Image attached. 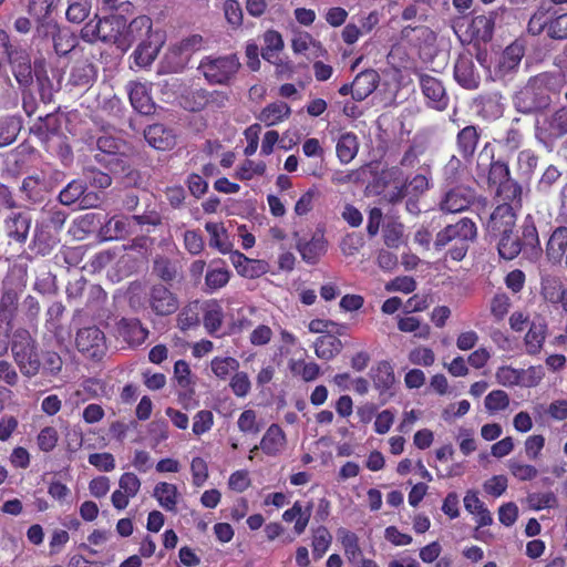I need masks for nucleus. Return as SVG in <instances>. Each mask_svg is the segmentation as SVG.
<instances>
[{
	"mask_svg": "<svg viewBox=\"0 0 567 567\" xmlns=\"http://www.w3.org/2000/svg\"><path fill=\"white\" fill-rule=\"evenodd\" d=\"M475 176L477 185L496 188L495 195L504 200L503 203H509L514 207L522 206L523 188L511 177L508 164L502 159H494V147L489 142L485 143L478 153Z\"/></svg>",
	"mask_w": 567,
	"mask_h": 567,
	"instance_id": "1",
	"label": "nucleus"
},
{
	"mask_svg": "<svg viewBox=\"0 0 567 567\" xmlns=\"http://www.w3.org/2000/svg\"><path fill=\"white\" fill-rule=\"evenodd\" d=\"M563 87L559 76L543 72L528 79L513 97L515 109L523 114L542 112L558 97Z\"/></svg>",
	"mask_w": 567,
	"mask_h": 567,
	"instance_id": "2",
	"label": "nucleus"
},
{
	"mask_svg": "<svg viewBox=\"0 0 567 567\" xmlns=\"http://www.w3.org/2000/svg\"><path fill=\"white\" fill-rule=\"evenodd\" d=\"M28 274L25 267H13L1 282L0 320L10 322L19 307L20 296L27 288Z\"/></svg>",
	"mask_w": 567,
	"mask_h": 567,
	"instance_id": "3",
	"label": "nucleus"
},
{
	"mask_svg": "<svg viewBox=\"0 0 567 567\" xmlns=\"http://www.w3.org/2000/svg\"><path fill=\"white\" fill-rule=\"evenodd\" d=\"M11 352L16 364L22 375L35 377L41 371V360L38 351V343L29 331H17L13 334Z\"/></svg>",
	"mask_w": 567,
	"mask_h": 567,
	"instance_id": "4",
	"label": "nucleus"
},
{
	"mask_svg": "<svg viewBox=\"0 0 567 567\" xmlns=\"http://www.w3.org/2000/svg\"><path fill=\"white\" fill-rule=\"evenodd\" d=\"M240 66L239 58L235 53L217 58L206 56L199 64L207 82L215 85L230 84Z\"/></svg>",
	"mask_w": 567,
	"mask_h": 567,
	"instance_id": "5",
	"label": "nucleus"
},
{
	"mask_svg": "<svg viewBox=\"0 0 567 567\" xmlns=\"http://www.w3.org/2000/svg\"><path fill=\"white\" fill-rule=\"evenodd\" d=\"M142 308L155 317H168L179 308L177 295L162 282L148 287Z\"/></svg>",
	"mask_w": 567,
	"mask_h": 567,
	"instance_id": "6",
	"label": "nucleus"
},
{
	"mask_svg": "<svg viewBox=\"0 0 567 567\" xmlns=\"http://www.w3.org/2000/svg\"><path fill=\"white\" fill-rule=\"evenodd\" d=\"M477 237V227L475 223L463 217L455 224H450L440 230L434 240L435 250H442L450 243H473Z\"/></svg>",
	"mask_w": 567,
	"mask_h": 567,
	"instance_id": "7",
	"label": "nucleus"
},
{
	"mask_svg": "<svg viewBox=\"0 0 567 567\" xmlns=\"http://www.w3.org/2000/svg\"><path fill=\"white\" fill-rule=\"evenodd\" d=\"M75 347L85 358L99 361L106 352L104 332L96 326L79 329Z\"/></svg>",
	"mask_w": 567,
	"mask_h": 567,
	"instance_id": "8",
	"label": "nucleus"
},
{
	"mask_svg": "<svg viewBox=\"0 0 567 567\" xmlns=\"http://www.w3.org/2000/svg\"><path fill=\"white\" fill-rule=\"evenodd\" d=\"M97 153L95 161L111 172L123 168L124 154L122 153L123 142L112 135H103L96 140Z\"/></svg>",
	"mask_w": 567,
	"mask_h": 567,
	"instance_id": "9",
	"label": "nucleus"
},
{
	"mask_svg": "<svg viewBox=\"0 0 567 567\" xmlns=\"http://www.w3.org/2000/svg\"><path fill=\"white\" fill-rule=\"evenodd\" d=\"M31 225L32 217L29 212L19 210L8 214L2 224V229L8 239V244L23 246L29 238Z\"/></svg>",
	"mask_w": 567,
	"mask_h": 567,
	"instance_id": "10",
	"label": "nucleus"
},
{
	"mask_svg": "<svg viewBox=\"0 0 567 567\" xmlns=\"http://www.w3.org/2000/svg\"><path fill=\"white\" fill-rule=\"evenodd\" d=\"M419 82L427 106L440 112L445 111L450 97L443 83L430 74H420Z\"/></svg>",
	"mask_w": 567,
	"mask_h": 567,
	"instance_id": "11",
	"label": "nucleus"
},
{
	"mask_svg": "<svg viewBox=\"0 0 567 567\" xmlns=\"http://www.w3.org/2000/svg\"><path fill=\"white\" fill-rule=\"evenodd\" d=\"M475 200V192L471 187L457 186L449 189L440 200V210L445 214H457L467 210Z\"/></svg>",
	"mask_w": 567,
	"mask_h": 567,
	"instance_id": "12",
	"label": "nucleus"
},
{
	"mask_svg": "<svg viewBox=\"0 0 567 567\" xmlns=\"http://www.w3.org/2000/svg\"><path fill=\"white\" fill-rule=\"evenodd\" d=\"M516 219L515 207L509 203H501L489 214L485 227L487 233L494 236L499 233L514 230Z\"/></svg>",
	"mask_w": 567,
	"mask_h": 567,
	"instance_id": "13",
	"label": "nucleus"
},
{
	"mask_svg": "<svg viewBox=\"0 0 567 567\" xmlns=\"http://www.w3.org/2000/svg\"><path fill=\"white\" fill-rule=\"evenodd\" d=\"M483 130L475 124H470L458 130L455 137V148L466 163H471L477 151Z\"/></svg>",
	"mask_w": 567,
	"mask_h": 567,
	"instance_id": "14",
	"label": "nucleus"
},
{
	"mask_svg": "<svg viewBox=\"0 0 567 567\" xmlns=\"http://www.w3.org/2000/svg\"><path fill=\"white\" fill-rule=\"evenodd\" d=\"M505 99L499 91H485L473 100L477 114L484 120H496L505 110Z\"/></svg>",
	"mask_w": 567,
	"mask_h": 567,
	"instance_id": "15",
	"label": "nucleus"
},
{
	"mask_svg": "<svg viewBox=\"0 0 567 567\" xmlns=\"http://www.w3.org/2000/svg\"><path fill=\"white\" fill-rule=\"evenodd\" d=\"M141 485V480L135 473H123L118 480V489H115L111 495L113 507L118 511L125 509L128 506L130 499L138 494Z\"/></svg>",
	"mask_w": 567,
	"mask_h": 567,
	"instance_id": "16",
	"label": "nucleus"
},
{
	"mask_svg": "<svg viewBox=\"0 0 567 567\" xmlns=\"http://www.w3.org/2000/svg\"><path fill=\"white\" fill-rule=\"evenodd\" d=\"M126 92L135 111L143 115H151L155 112L156 105L151 95V84L130 81L126 84Z\"/></svg>",
	"mask_w": 567,
	"mask_h": 567,
	"instance_id": "17",
	"label": "nucleus"
},
{
	"mask_svg": "<svg viewBox=\"0 0 567 567\" xmlns=\"http://www.w3.org/2000/svg\"><path fill=\"white\" fill-rule=\"evenodd\" d=\"M287 444V437L279 424L272 423L264 433L259 445H255L250 450V455L248 458L251 461L254 458V453L259 449L267 456H277L281 453Z\"/></svg>",
	"mask_w": 567,
	"mask_h": 567,
	"instance_id": "18",
	"label": "nucleus"
},
{
	"mask_svg": "<svg viewBox=\"0 0 567 567\" xmlns=\"http://www.w3.org/2000/svg\"><path fill=\"white\" fill-rule=\"evenodd\" d=\"M518 243L522 246V251L533 259H538L543 254V248L539 240L538 230L535 219L532 215H527L520 226V236Z\"/></svg>",
	"mask_w": 567,
	"mask_h": 567,
	"instance_id": "19",
	"label": "nucleus"
},
{
	"mask_svg": "<svg viewBox=\"0 0 567 567\" xmlns=\"http://www.w3.org/2000/svg\"><path fill=\"white\" fill-rule=\"evenodd\" d=\"M60 243V234L43 224L35 223L29 249L39 256H48Z\"/></svg>",
	"mask_w": 567,
	"mask_h": 567,
	"instance_id": "20",
	"label": "nucleus"
},
{
	"mask_svg": "<svg viewBox=\"0 0 567 567\" xmlns=\"http://www.w3.org/2000/svg\"><path fill=\"white\" fill-rule=\"evenodd\" d=\"M455 81L466 90H476L481 83L474 61L470 54H460L454 65Z\"/></svg>",
	"mask_w": 567,
	"mask_h": 567,
	"instance_id": "21",
	"label": "nucleus"
},
{
	"mask_svg": "<svg viewBox=\"0 0 567 567\" xmlns=\"http://www.w3.org/2000/svg\"><path fill=\"white\" fill-rule=\"evenodd\" d=\"M6 63L10 64L12 74L20 87L27 89L33 83L31 59L25 49L20 48L18 51H13V55Z\"/></svg>",
	"mask_w": 567,
	"mask_h": 567,
	"instance_id": "22",
	"label": "nucleus"
},
{
	"mask_svg": "<svg viewBox=\"0 0 567 567\" xmlns=\"http://www.w3.org/2000/svg\"><path fill=\"white\" fill-rule=\"evenodd\" d=\"M125 17L111 14L102 18L101 41L110 42L121 49H127V40L124 38Z\"/></svg>",
	"mask_w": 567,
	"mask_h": 567,
	"instance_id": "23",
	"label": "nucleus"
},
{
	"mask_svg": "<svg viewBox=\"0 0 567 567\" xmlns=\"http://www.w3.org/2000/svg\"><path fill=\"white\" fill-rule=\"evenodd\" d=\"M65 312V306L61 301L52 302L45 310L44 327L50 332L59 344L65 341L69 336V331L63 326V316Z\"/></svg>",
	"mask_w": 567,
	"mask_h": 567,
	"instance_id": "24",
	"label": "nucleus"
},
{
	"mask_svg": "<svg viewBox=\"0 0 567 567\" xmlns=\"http://www.w3.org/2000/svg\"><path fill=\"white\" fill-rule=\"evenodd\" d=\"M144 137L150 146L158 151H169L176 145V134L164 124L156 123L144 130Z\"/></svg>",
	"mask_w": 567,
	"mask_h": 567,
	"instance_id": "25",
	"label": "nucleus"
},
{
	"mask_svg": "<svg viewBox=\"0 0 567 567\" xmlns=\"http://www.w3.org/2000/svg\"><path fill=\"white\" fill-rule=\"evenodd\" d=\"M525 54V48L522 43L515 41L507 45L503 51L498 63L495 68V73L499 78H505L512 72L516 71Z\"/></svg>",
	"mask_w": 567,
	"mask_h": 567,
	"instance_id": "26",
	"label": "nucleus"
},
{
	"mask_svg": "<svg viewBox=\"0 0 567 567\" xmlns=\"http://www.w3.org/2000/svg\"><path fill=\"white\" fill-rule=\"evenodd\" d=\"M153 22L148 16H138L128 24L125 20L124 38L127 40V48L135 42H147L152 37Z\"/></svg>",
	"mask_w": 567,
	"mask_h": 567,
	"instance_id": "27",
	"label": "nucleus"
},
{
	"mask_svg": "<svg viewBox=\"0 0 567 567\" xmlns=\"http://www.w3.org/2000/svg\"><path fill=\"white\" fill-rule=\"evenodd\" d=\"M132 216H113L103 226H101V235L105 240L123 239L133 233Z\"/></svg>",
	"mask_w": 567,
	"mask_h": 567,
	"instance_id": "28",
	"label": "nucleus"
},
{
	"mask_svg": "<svg viewBox=\"0 0 567 567\" xmlns=\"http://www.w3.org/2000/svg\"><path fill=\"white\" fill-rule=\"evenodd\" d=\"M52 34L53 48L59 56H65L78 45V37L68 28H60L56 23H47Z\"/></svg>",
	"mask_w": 567,
	"mask_h": 567,
	"instance_id": "29",
	"label": "nucleus"
},
{
	"mask_svg": "<svg viewBox=\"0 0 567 567\" xmlns=\"http://www.w3.org/2000/svg\"><path fill=\"white\" fill-rule=\"evenodd\" d=\"M117 332L130 346H140L148 337V330L136 318H122L117 322Z\"/></svg>",
	"mask_w": 567,
	"mask_h": 567,
	"instance_id": "30",
	"label": "nucleus"
},
{
	"mask_svg": "<svg viewBox=\"0 0 567 567\" xmlns=\"http://www.w3.org/2000/svg\"><path fill=\"white\" fill-rule=\"evenodd\" d=\"M202 306L203 326L206 332L213 337H219L218 331L224 322V310L221 305L217 300L213 299L202 302Z\"/></svg>",
	"mask_w": 567,
	"mask_h": 567,
	"instance_id": "31",
	"label": "nucleus"
},
{
	"mask_svg": "<svg viewBox=\"0 0 567 567\" xmlns=\"http://www.w3.org/2000/svg\"><path fill=\"white\" fill-rule=\"evenodd\" d=\"M230 261L237 272L246 278H257L266 271L261 260L250 259L238 250L230 252Z\"/></svg>",
	"mask_w": 567,
	"mask_h": 567,
	"instance_id": "32",
	"label": "nucleus"
},
{
	"mask_svg": "<svg viewBox=\"0 0 567 567\" xmlns=\"http://www.w3.org/2000/svg\"><path fill=\"white\" fill-rule=\"evenodd\" d=\"M379 81L378 72L372 69L357 74L352 81L354 85L353 100L358 102L365 100L378 87Z\"/></svg>",
	"mask_w": 567,
	"mask_h": 567,
	"instance_id": "33",
	"label": "nucleus"
},
{
	"mask_svg": "<svg viewBox=\"0 0 567 567\" xmlns=\"http://www.w3.org/2000/svg\"><path fill=\"white\" fill-rule=\"evenodd\" d=\"M546 256L551 262H560L567 251V226L554 229L546 243Z\"/></svg>",
	"mask_w": 567,
	"mask_h": 567,
	"instance_id": "34",
	"label": "nucleus"
},
{
	"mask_svg": "<svg viewBox=\"0 0 567 567\" xmlns=\"http://www.w3.org/2000/svg\"><path fill=\"white\" fill-rule=\"evenodd\" d=\"M370 378L380 394L386 393L395 382L393 367L386 360L378 362L375 367L371 369Z\"/></svg>",
	"mask_w": 567,
	"mask_h": 567,
	"instance_id": "35",
	"label": "nucleus"
},
{
	"mask_svg": "<svg viewBox=\"0 0 567 567\" xmlns=\"http://www.w3.org/2000/svg\"><path fill=\"white\" fill-rule=\"evenodd\" d=\"M297 249L303 261L309 265H316L327 250V241L323 235H313L308 241H298Z\"/></svg>",
	"mask_w": 567,
	"mask_h": 567,
	"instance_id": "36",
	"label": "nucleus"
},
{
	"mask_svg": "<svg viewBox=\"0 0 567 567\" xmlns=\"http://www.w3.org/2000/svg\"><path fill=\"white\" fill-rule=\"evenodd\" d=\"M205 230L209 235V247L217 249L223 255L231 252L233 244L223 223L207 221Z\"/></svg>",
	"mask_w": 567,
	"mask_h": 567,
	"instance_id": "37",
	"label": "nucleus"
},
{
	"mask_svg": "<svg viewBox=\"0 0 567 567\" xmlns=\"http://www.w3.org/2000/svg\"><path fill=\"white\" fill-rule=\"evenodd\" d=\"M312 507L313 504L310 502L303 509L301 503L297 501L290 508L284 512L282 519L287 523H291L296 519L293 530L297 535H301L309 524Z\"/></svg>",
	"mask_w": 567,
	"mask_h": 567,
	"instance_id": "38",
	"label": "nucleus"
},
{
	"mask_svg": "<svg viewBox=\"0 0 567 567\" xmlns=\"http://www.w3.org/2000/svg\"><path fill=\"white\" fill-rule=\"evenodd\" d=\"M547 334V324L544 319L533 320L525 334V346L528 354L535 355L540 352Z\"/></svg>",
	"mask_w": 567,
	"mask_h": 567,
	"instance_id": "39",
	"label": "nucleus"
},
{
	"mask_svg": "<svg viewBox=\"0 0 567 567\" xmlns=\"http://www.w3.org/2000/svg\"><path fill=\"white\" fill-rule=\"evenodd\" d=\"M359 140L355 133H342L337 140L336 154L341 164L352 162L359 152Z\"/></svg>",
	"mask_w": 567,
	"mask_h": 567,
	"instance_id": "40",
	"label": "nucleus"
},
{
	"mask_svg": "<svg viewBox=\"0 0 567 567\" xmlns=\"http://www.w3.org/2000/svg\"><path fill=\"white\" fill-rule=\"evenodd\" d=\"M291 115L290 106L282 101H277L266 105L257 116L266 126H275Z\"/></svg>",
	"mask_w": 567,
	"mask_h": 567,
	"instance_id": "41",
	"label": "nucleus"
},
{
	"mask_svg": "<svg viewBox=\"0 0 567 567\" xmlns=\"http://www.w3.org/2000/svg\"><path fill=\"white\" fill-rule=\"evenodd\" d=\"M495 25V13L477 14L472 18L470 31L476 40L487 42L492 40Z\"/></svg>",
	"mask_w": 567,
	"mask_h": 567,
	"instance_id": "42",
	"label": "nucleus"
},
{
	"mask_svg": "<svg viewBox=\"0 0 567 567\" xmlns=\"http://www.w3.org/2000/svg\"><path fill=\"white\" fill-rule=\"evenodd\" d=\"M96 75L97 70L95 65L87 60H81L72 68L70 83L80 87L89 86L95 81Z\"/></svg>",
	"mask_w": 567,
	"mask_h": 567,
	"instance_id": "43",
	"label": "nucleus"
},
{
	"mask_svg": "<svg viewBox=\"0 0 567 567\" xmlns=\"http://www.w3.org/2000/svg\"><path fill=\"white\" fill-rule=\"evenodd\" d=\"M342 347L338 337L327 333L317 338L315 353L319 359L330 361L341 352Z\"/></svg>",
	"mask_w": 567,
	"mask_h": 567,
	"instance_id": "44",
	"label": "nucleus"
},
{
	"mask_svg": "<svg viewBox=\"0 0 567 567\" xmlns=\"http://www.w3.org/2000/svg\"><path fill=\"white\" fill-rule=\"evenodd\" d=\"M202 302L198 300L187 303L177 315V327L182 331L197 328L200 324Z\"/></svg>",
	"mask_w": 567,
	"mask_h": 567,
	"instance_id": "45",
	"label": "nucleus"
},
{
	"mask_svg": "<svg viewBox=\"0 0 567 567\" xmlns=\"http://www.w3.org/2000/svg\"><path fill=\"white\" fill-rule=\"evenodd\" d=\"M61 122L59 115L48 113L44 116H39L30 131L40 140H48L50 136L59 134Z\"/></svg>",
	"mask_w": 567,
	"mask_h": 567,
	"instance_id": "46",
	"label": "nucleus"
},
{
	"mask_svg": "<svg viewBox=\"0 0 567 567\" xmlns=\"http://www.w3.org/2000/svg\"><path fill=\"white\" fill-rule=\"evenodd\" d=\"M494 236L498 237L497 251L502 259L513 260L522 252L518 236H514V230L499 233Z\"/></svg>",
	"mask_w": 567,
	"mask_h": 567,
	"instance_id": "47",
	"label": "nucleus"
},
{
	"mask_svg": "<svg viewBox=\"0 0 567 567\" xmlns=\"http://www.w3.org/2000/svg\"><path fill=\"white\" fill-rule=\"evenodd\" d=\"M22 128V118L9 115L0 118V147H6L16 142Z\"/></svg>",
	"mask_w": 567,
	"mask_h": 567,
	"instance_id": "48",
	"label": "nucleus"
},
{
	"mask_svg": "<svg viewBox=\"0 0 567 567\" xmlns=\"http://www.w3.org/2000/svg\"><path fill=\"white\" fill-rule=\"evenodd\" d=\"M154 497L158 504L167 512H176L178 491L176 485L159 482L154 487Z\"/></svg>",
	"mask_w": 567,
	"mask_h": 567,
	"instance_id": "49",
	"label": "nucleus"
},
{
	"mask_svg": "<svg viewBox=\"0 0 567 567\" xmlns=\"http://www.w3.org/2000/svg\"><path fill=\"white\" fill-rule=\"evenodd\" d=\"M337 535L344 549V554L350 561H354L362 557V550L359 545V537L355 533L341 527L338 529Z\"/></svg>",
	"mask_w": 567,
	"mask_h": 567,
	"instance_id": "50",
	"label": "nucleus"
},
{
	"mask_svg": "<svg viewBox=\"0 0 567 567\" xmlns=\"http://www.w3.org/2000/svg\"><path fill=\"white\" fill-rule=\"evenodd\" d=\"M398 173L399 171L396 169L382 171L379 175L374 176L371 182H369L365 187V193L368 195L383 196L392 182H396Z\"/></svg>",
	"mask_w": 567,
	"mask_h": 567,
	"instance_id": "51",
	"label": "nucleus"
},
{
	"mask_svg": "<svg viewBox=\"0 0 567 567\" xmlns=\"http://www.w3.org/2000/svg\"><path fill=\"white\" fill-rule=\"evenodd\" d=\"M332 543V535L326 526H319L313 530L311 547L316 560L321 559Z\"/></svg>",
	"mask_w": 567,
	"mask_h": 567,
	"instance_id": "52",
	"label": "nucleus"
},
{
	"mask_svg": "<svg viewBox=\"0 0 567 567\" xmlns=\"http://www.w3.org/2000/svg\"><path fill=\"white\" fill-rule=\"evenodd\" d=\"M208 100L209 96L207 90H192L183 96V106L190 112H199L208 105Z\"/></svg>",
	"mask_w": 567,
	"mask_h": 567,
	"instance_id": "53",
	"label": "nucleus"
},
{
	"mask_svg": "<svg viewBox=\"0 0 567 567\" xmlns=\"http://www.w3.org/2000/svg\"><path fill=\"white\" fill-rule=\"evenodd\" d=\"M210 368L218 379L226 380L230 372H237L239 362L233 357H215L210 362Z\"/></svg>",
	"mask_w": 567,
	"mask_h": 567,
	"instance_id": "54",
	"label": "nucleus"
},
{
	"mask_svg": "<svg viewBox=\"0 0 567 567\" xmlns=\"http://www.w3.org/2000/svg\"><path fill=\"white\" fill-rule=\"evenodd\" d=\"M398 329L402 332H414L420 339H427L431 333L429 324H421L416 317H401L398 320Z\"/></svg>",
	"mask_w": 567,
	"mask_h": 567,
	"instance_id": "55",
	"label": "nucleus"
},
{
	"mask_svg": "<svg viewBox=\"0 0 567 567\" xmlns=\"http://www.w3.org/2000/svg\"><path fill=\"white\" fill-rule=\"evenodd\" d=\"M404 225L396 220H390L383 226V241L389 248H398L401 245Z\"/></svg>",
	"mask_w": 567,
	"mask_h": 567,
	"instance_id": "56",
	"label": "nucleus"
},
{
	"mask_svg": "<svg viewBox=\"0 0 567 567\" xmlns=\"http://www.w3.org/2000/svg\"><path fill=\"white\" fill-rule=\"evenodd\" d=\"M90 10L91 4L87 0H69L65 16L68 21L79 24L89 17Z\"/></svg>",
	"mask_w": 567,
	"mask_h": 567,
	"instance_id": "57",
	"label": "nucleus"
},
{
	"mask_svg": "<svg viewBox=\"0 0 567 567\" xmlns=\"http://www.w3.org/2000/svg\"><path fill=\"white\" fill-rule=\"evenodd\" d=\"M509 402V395L504 390H493L485 396L484 405L491 414H494L506 410Z\"/></svg>",
	"mask_w": 567,
	"mask_h": 567,
	"instance_id": "58",
	"label": "nucleus"
},
{
	"mask_svg": "<svg viewBox=\"0 0 567 567\" xmlns=\"http://www.w3.org/2000/svg\"><path fill=\"white\" fill-rule=\"evenodd\" d=\"M33 289L43 296L54 295L58 290L56 276L49 269L41 270L35 278Z\"/></svg>",
	"mask_w": 567,
	"mask_h": 567,
	"instance_id": "59",
	"label": "nucleus"
},
{
	"mask_svg": "<svg viewBox=\"0 0 567 567\" xmlns=\"http://www.w3.org/2000/svg\"><path fill=\"white\" fill-rule=\"evenodd\" d=\"M563 288V281L558 277L547 276L542 279V296L547 302L556 305Z\"/></svg>",
	"mask_w": 567,
	"mask_h": 567,
	"instance_id": "60",
	"label": "nucleus"
},
{
	"mask_svg": "<svg viewBox=\"0 0 567 567\" xmlns=\"http://www.w3.org/2000/svg\"><path fill=\"white\" fill-rule=\"evenodd\" d=\"M86 186L81 181H71L59 194V200L62 205L71 206L81 198Z\"/></svg>",
	"mask_w": 567,
	"mask_h": 567,
	"instance_id": "61",
	"label": "nucleus"
},
{
	"mask_svg": "<svg viewBox=\"0 0 567 567\" xmlns=\"http://www.w3.org/2000/svg\"><path fill=\"white\" fill-rule=\"evenodd\" d=\"M237 426L244 434L256 435L261 431V425L257 420V413L251 409L244 410L240 413L237 420Z\"/></svg>",
	"mask_w": 567,
	"mask_h": 567,
	"instance_id": "62",
	"label": "nucleus"
},
{
	"mask_svg": "<svg viewBox=\"0 0 567 567\" xmlns=\"http://www.w3.org/2000/svg\"><path fill=\"white\" fill-rule=\"evenodd\" d=\"M66 218L68 214L64 210L58 207H52L48 209L45 212V216L40 220H37V223L43 224V226L60 234L64 227Z\"/></svg>",
	"mask_w": 567,
	"mask_h": 567,
	"instance_id": "63",
	"label": "nucleus"
},
{
	"mask_svg": "<svg viewBox=\"0 0 567 567\" xmlns=\"http://www.w3.org/2000/svg\"><path fill=\"white\" fill-rule=\"evenodd\" d=\"M42 360L41 370L43 375L56 377L62 371L63 360L58 352L44 351Z\"/></svg>",
	"mask_w": 567,
	"mask_h": 567,
	"instance_id": "64",
	"label": "nucleus"
}]
</instances>
